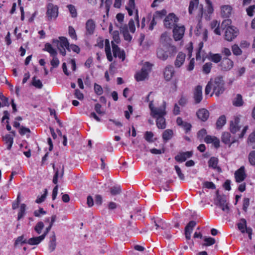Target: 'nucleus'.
Wrapping results in <instances>:
<instances>
[{"label": "nucleus", "instance_id": "obj_9", "mask_svg": "<svg viewBox=\"0 0 255 255\" xmlns=\"http://www.w3.org/2000/svg\"><path fill=\"white\" fill-rule=\"evenodd\" d=\"M233 61L228 58H223L220 64L221 70L223 71H229L233 68Z\"/></svg>", "mask_w": 255, "mask_h": 255}, {"label": "nucleus", "instance_id": "obj_58", "mask_svg": "<svg viewBox=\"0 0 255 255\" xmlns=\"http://www.w3.org/2000/svg\"><path fill=\"white\" fill-rule=\"evenodd\" d=\"M0 99L2 101V107L9 106L8 98L4 97L2 94H0Z\"/></svg>", "mask_w": 255, "mask_h": 255}, {"label": "nucleus", "instance_id": "obj_63", "mask_svg": "<svg viewBox=\"0 0 255 255\" xmlns=\"http://www.w3.org/2000/svg\"><path fill=\"white\" fill-rule=\"evenodd\" d=\"M206 130L204 128H202L198 131L197 136L199 138L201 139L203 138L206 135Z\"/></svg>", "mask_w": 255, "mask_h": 255}, {"label": "nucleus", "instance_id": "obj_12", "mask_svg": "<svg viewBox=\"0 0 255 255\" xmlns=\"http://www.w3.org/2000/svg\"><path fill=\"white\" fill-rule=\"evenodd\" d=\"M193 155L192 151H186L179 152L175 157V159L178 162H183L185 161L187 158H190Z\"/></svg>", "mask_w": 255, "mask_h": 255}, {"label": "nucleus", "instance_id": "obj_27", "mask_svg": "<svg viewBox=\"0 0 255 255\" xmlns=\"http://www.w3.org/2000/svg\"><path fill=\"white\" fill-rule=\"evenodd\" d=\"M148 75V74H147V72H145V71L141 69L140 71L136 73L135 78L137 81H143L147 78Z\"/></svg>", "mask_w": 255, "mask_h": 255}, {"label": "nucleus", "instance_id": "obj_41", "mask_svg": "<svg viewBox=\"0 0 255 255\" xmlns=\"http://www.w3.org/2000/svg\"><path fill=\"white\" fill-rule=\"evenodd\" d=\"M166 11L165 9H162L160 11H157L153 14V17L155 19H161L166 14Z\"/></svg>", "mask_w": 255, "mask_h": 255}, {"label": "nucleus", "instance_id": "obj_10", "mask_svg": "<svg viewBox=\"0 0 255 255\" xmlns=\"http://www.w3.org/2000/svg\"><path fill=\"white\" fill-rule=\"evenodd\" d=\"M112 46L114 56L115 57H118L119 58L122 59V61H124L125 59V51L121 50L120 47L113 41H112Z\"/></svg>", "mask_w": 255, "mask_h": 255}, {"label": "nucleus", "instance_id": "obj_19", "mask_svg": "<svg viewBox=\"0 0 255 255\" xmlns=\"http://www.w3.org/2000/svg\"><path fill=\"white\" fill-rule=\"evenodd\" d=\"M231 136L230 133L228 132H224L223 133L222 135V141L226 144H230V146L232 144L235 143L237 140L234 138H231Z\"/></svg>", "mask_w": 255, "mask_h": 255}, {"label": "nucleus", "instance_id": "obj_35", "mask_svg": "<svg viewBox=\"0 0 255 255\" xmlns=\"http://www.w3.org/2000/svg\"><path fill=\"white\" fill-rule=\"evenodd\" d=\"M237 225L239 230H240L242 233H245V228L247 227L246 220L244 218L241 219L240 220V222L238 223Z\"/></svg>", "mask_w": 255, "mask_h": 255}, {"label": "nucleus", "instance_id": "obj_42", "mask_svg": "<svg viewBox=\"0 0 255 255\" xmlns=\"http://www.w3.org/2000/svg\"><path fill=\"white\" fill-rule=\"evenodd\" d=\"M26 205L25 204H22L20 207L19 212L18 213L17 219L19 220L24 215L25 213Z\"/></svg>", "mask_w": 255, "mask_h": 255}, {"label": "nucleus", "instance_id": "obj_23", "mask_svg": "<svg viewBox=\"0 0 255 255\" xmlns=\"http://www.w3.org/2000/svg\"><path fill=\"white\" fill-rule=\"evenodd\" d=\"M176 123L178 126L182 127L185 130L186 133L190 131L192 126L190 123L184 122L180 117H178L176 120Z\"/></svg>", "mask_w": 255, "mask_h": 255}, {"label": "nucleus", "instance_id": "obj_18", "mask_svg": "<svg viewBox=\"0 0 255 255\" xmlns=\"http://www.w3.org/2000/svg\"><path fill=\"white\" fill-rule=\"evenodd\" d=\"M196 223L194 221H191L188 223L185 228V235L187 240H190L191 234L192 232L193 228L196 226Z\"/></svg>", "mask_w": 255, "mask_h": 255}, {"label": "nucleus", "instance_id": "obj_20", "mask_svg": "<svg viewBox=\"0 0 255 255\" xmlns=\"http://www.w3.org/2000/svg\"><path fill=\"white\" fill-rule=\"evenodd\" d=\"M196 115L199 119L205 122L209 117V112L205 109H201L197 112Z\"/></svg>", "mask_w": 255, "mask_h": 255}, {"label": "nucleus", "instance_id": "obj_46", "mask_svg": "<svg viewBox=\"0 0 255 255\" xmlns=\"http://www.w3.org/2000/svg\"><path fill=\"white\" fill-rule=\"evenodd\" d=\"M67 7L69 10V12H70L71 16L72 17H76L77 16V13L76 9L72 4H69L67 5Z\"/></svg>", "mask_w": 255, "mask_h": 255}, {"label": "nucleus", "instance_id": "obj_36", "mask_svg": "<svg viewBox=\"0 0 255 255\" xmlns=\"http://www.w3.org/2000/svg\"><path fill=\"white\" fill-rule=\"evenodd\" d=\"M199 4V0H191L189 3L188 11L190 14H192L195 8H197Z\"/></svg>", "mask_w": 255, "mask_h": 255}, {"label": "nucleus", "instance_id": "obj_29", "mask_svg": "<svg viewBox=\"0 0 255 255\" xmlns=\"http://www.w3.org/2000/svg\"><path fill=\"white\" fill-rule=\"evenodd\" d=\"M56 239L55 233L53 232V235L51 236L49 243L48 249L50 252H52L55 249L56 246Z\"/></svg>", "mask_w": 255, "mask_h": 255}, {"label": "nucleus", "instance_id": "obj_2", "mask_svg": "<svg viewBox=\"0 0 255 255\" xmlns=\"http://www.w3.org/2000/svg\"><path fill=\"white\" fill-rule=\"evenodd\" d=\"M212 84L213 85V92L211 95V97L212 96L213 93L217 96H219L223 93L225 90V83L222 76H219L215 78L214 80L212 81Z\"/></svg>", "mask_w": 255, "mask_h": 255}, {"label": "nucleus", "instance_id": "obj_11", "mask_svg": "<svg viewBox=\"0 0 255 255\" xmlns=\"http://www.w3.org/2000/svg\"><path fill=\"white\" fill-rule=\"evenodd\" d=\"M245 168L244 166H241L235 173V177L237 182H241L246 178Z\"/></svg>", "mask_w": 255, "mask_h": 255}, {"label": "nucleus", "instance_id": "obj_61", "mask_svg": "<svg viewBox=\"0 0 255 255\" xmlns=\"http://www.w3.org/2000/svg\"><path fill=\"white\" fill-rule=\"evenodd\" d=\"M212 89H213V85L212 84V80H211L206 86L205 90V94L208 95L210 93Z\"/></svg>", "mask_w": 255, "mask_h": 255}, {"label": "nucleus", "instance_id": "obj_6", "mask_svg": "<svg viewBox=\"0 0 255 255\" xmlns=\"http://www.w3.org/2000/svg\"><path fill=\"white\" fill-rule=\"evenodd\" d=\"M225 30V38L228 41H232L239 33L238 30L235 27H227Z\"/></svg>", "mask_w": 255, "mask_h": 255}, {"label": "nucleus", "instance_id": "obj_22", "mask_svg": "<svg viewBox=\"0 0 255 255\" xmlns=\"http://www.w3.org/2000/svg\"><path fill=\"white\" fill-rule=\"evenodd\" d=\"M186 57L185 53L180 52L178 53L174 62V65L176 67H180L184 63Z\"/></svg>", "mask_w": 255, "mask_h": 255}, {"label": "nucleus", "instance_id": "obj_5", "mask_svg": "<svg viewBox=\"0 0 255 255\" xmlns=\"http://www.w3.org/2000/svg\"><path fill=\"white\" fill-rule=\"evenodd\" d=\"M185 28L184 25H175L173 27V37L175 41L180 40L183 37Z\"/></svg>", "mask_w": 255, "mask_h": 255}, {"label": "nucleus", "instance_id": "obj_4", "mask_svg": "<svg viewBox=\"0 0 255 255\" xmlns=\"http://www.w3.org/2000/svg\"><path fill=\"white\" fill-rule=\"evenodd\" d=\"M179 18L173 13H170L166 16L164 20V25L167 28L171 29L177 24Z\"/></svg>", "mask_w": 255, "mask_h": 255}, {"label": "nucleus", "instance_id": "obj_30", "mask_svg": "<svg viewBox=\"0 0 255 255\" xmlns=\"http://www.w3.org/2000/svg\"><path fill=\"white\" fill-rule=\"evenodd\" d=\"M156 118L157 128L160 129H164L166 128V123L164 117H157Z\"/></svg>", "mask_w": 255, "mask_h": 255}, {"label": "nucleus", "instance_id": "obj_32", "mask_svg": "<svg viewBox=\"0 0 255 255\" xmlns=\"http://www.w3.org/2000/svg\"><path fill=\"white\" fill-rule=\"evenodd\" d=\"M59 38L60 39L59 47L61 48H66L67 50H69V43L67 38L61 36Z\"/></svg>", "mask_w": 255, "mask_h": 255}, {"label": "nucleus", "instance_id": "obj_24", "mask_svg": "<svg viewBox=\"0 0 255 255\" xmlns=\"http://www.w3.org/2000/svg\"><path fill=\"white\" fill-rule=\"evenodd\" d=\"M44 239L40 236L39 237H33L28 240L25 239L22 242V244H28L30 245H38Z\"/></svg>", "mask_w": 255, "mask_h": 255}, {"label": "nucleus", "instance_id": "obj_47", "mask_svg": "<svg viewBox=\"0 0 255 255\" xmlns=\"http://www.w3.org/2000/svg\"><path fill=\"white\" fill-rule=\"evenodd\" d=\"M212 64L211 62L205 63L203 66V71L205 74H209L210 72Z\"/></svg>", "mask_w": 255, "mask_h": 255}, {"label": "nucleus", "instance_id": "obj_57", "mask_svg": "<svg viewBox=\"0 0 255 255\" xmlns=\"http://www.w3.org/2000/svg\"><path fill=\"white\" fill-rule=\"evenodd\" d=\"M53 59L51 61V65L52 66L53 68L57 67L59 66L60 63L59 60L57 58L56 56H52Z\"/></svg>", "mask_w": 255, "mask_h": 255}, {"label": "nucleus", "instance_id": "obj_34", "mask_svg": "<svg viewBox=\"0 0 255 255\" xmlns=\"http://www.w3.org/2000/svg\"><path fill=\"white\" fill-rule=\"evenodd\" d=\"M226 123V118L225 115L221 116L216 122V126L218 128H221Z\"/></svg>", "mask_w": 255, "mask_h": 255}, {"label": "nucleus", "instance_id": "obj_54", "mask_svg": "<svg viewBox=\"0 0 255 255\" xmlns=\"http://www.w3.org/2000/svg\"><path fill=\"white\" fill-rule=\"evenodd\" d=\"M221 59L222 57L219 54H214L211 56V60L215 63H218Z\"/></svg>", "mask_w": 255, "mask_h": 255}, {"label": "nucleus", "instance_id": "obj_3", "mask_svg": "<svg viewBox=\"0 0 255 255\" xmlns=\"http://www.w3.org/2000/svg\"><path fill=\"white\" fill-rule=\"evenodd\" d=\"M226 202V196L224 195H219L218 191H217L216 199L215 201V204L220 207L223 211L228 213L230 208Z\"/></svg>", "mask_w": 255, "mask_h": 255}, {"label": "nucleus", "instance_id": "obj_38", "mask_svg": "<svg viewBox=\"0 0 255 255\" xmlns=\"http://www.w3.org/2000/svg\"><path fill=\"white\" fill-rule=\"evenodd\" d=\"M211 28L212 29L215 28L214 31L215 34L218 35H221V32L220 29L221 28L219 26V23L217 21H213L211 23Z\"/></svg>", "mask_w": 255, "mask_h": 255}, {"label": "nucleus", "instance_id": "obj_14", "mask_svg": "<svg viewBox=\"0 0 255 255\" xmlns=\"http://www.w3.org/2000/svg\"><path fill=\"white\" fill-rule=\"evenodd\" d=\"M64 166L63 165H60L59 168H57L55 171V174L53 178V183L57 185L58 183V178H62L64 175Z\"/></svg>", "mask_w": 255, "mask_h": 255}, {"label": "nucleus", "instance_id": "obj_56", "mask_svg": "<svg viewBox=\"0 0 255 255\" xmlns=\"http://www.w3.org/2000/svg\"><path fill=\"white\" fill-rule=\"evenodd\" d=\"M94 90L95 93L98 95H101L103 93V89L102 87L96 83L94 84Z\"/></svg>", "mask_w": 255, "mask_h": 255}, {"label": "nucleus", "instance_id": "obj_64", "mask_svg": "<svg viewBox=\"0 0 255 255\" xmlns=\"http://www.w3.org/2000/svg\"><path fill=\"white\" fill-rule=\"evenodd\" d=\"M75 96L76 98L80 100H82L84 98L83 94L79 89H76L75 90Z\"/></svg>", "mask_w": 255, "mask_h": 255}, {"label": "nucleus", "instance_id": "obj_31", "mask_svg": "<svg viewBox=\"0 0 255 255\" xmlns=\"http://www.w3.org/2000/svg\"><path fill=\"white\" fill-rule=\"evenodd\" d=\"M43 50L49 52L51 56H56L57 55L56 50L52 47L50 43H48L45 44Z\"/></svg>", "mask_w": 255, "mask_h": 255}, {"label": "nucleus", "instance_id": "obj_50", "mask_svg": "<svg viewBox=\"0 0 255 255\" xmlns=\"http://www.w3.org/2000/svg\"><path fill=\"white\" fill-rule=\"evenodd\" d=\"M153 135V133L151 131H146L144 134V138L148 142H152L153 141L152 139Z\"/></svg>", "mask_w": 255, "mask_h": 255}, {"label": "nucleus", "instance_id": "obj_15", "mask_svg": "<svg viewBox=\"0 0 255 255\" xmlns=\"http://www.w3.org/2000/svg\"><path fill=\"white\" fill-rule=\"evenodd\" d=\"M240 121V118L238 117H236L234 121H231L230 129L232 133H235L240 129L241 127L239 126Z\"/></svg>", "mask_w": 255, "mask_h": 255}, {"label": "nucleus", "instance_id": "obj_21", "mask_svg": "<svg viewBox=\"0 0 255 255\" xmlns=\"http://www.w3.org/2000/svg\"><path fill=\"white\" fill-rule=\"evenodd\" d=\"M172 39L168 36L166 32L162 33L160 36V42L162 46L168 47V46H173L171 44Z\"/></svg>", "mask_w": 255, "mask_h": 255}, {"label": "nucleus", "instance_id": "obj_16", "mask_svg": "<svg viewBox=\"0 0 255 255\" xmlns=\"http://www.w3.org/2000/svg\"><path fill=\"white\" fill-rule=\"evenodd\" d=\"M202 98V87L200 85H198L196 87L194 92V99L195 103H200Z\"/></svg>", "mask_w": 255, "mask_h": 255}, {"label": "nucleus", "instance_id": "obj_17", "mask_svg": "<svg viewBox=\"0 0 255 255\" xmlns=\"http://www.w3.org/2000/svg\"><path fill=\"white\" fill-rule=\"evenodd\" d=\"M96 28V24L94 21L90 19H88L86 23V30L87 35H92L95 31Z\"/></svg>", "mask_w": 255, "mask_h": 255}, {"label": "nucleus", "instance_id": "obj_37", "mask_svg": "<svg viewBox=\"0 0 255 255\" xmlns=\"http://www.w3.org/2000/svg\"><path fill=\"white\" fill-rule=\"evenodd\" d=\"M233 105L236 107H240L243 105L242 97L240 94H237L236 97L233 102Z\"/></svg>", "mask_w": 255, "mask_h": 255}, {"label": "nucleus", "instance_id": "obj_26", "mask_svg": "<svg viewBox=\"0 0 255 255\" xmlns=\"http://www.w3.org/2000/svg\"><path fill=\"white\" fill-rule=\"evenodd\" d=\"M218 159L217 158L215 157H212L210 158L208 161L209 166L212 167L213 169H217L218 171H221V169L218 166Z\"/></svg>", "mask_w": 255, "mask_h": 255}, {"label": "nucleus", "instance_id": "obj_62", "mask_svg": "<svg viewBox=\"0 0 255 255\" xmlns=\"http://www.w3.org/2000/svg\"><path fill=\"white\" fill-rule=\"evenodd\" d=\"M204 186L208 189H214L216 188L215 185L212 182L206 181L204 183Z\"/></svg>", "mask_w": 255, "mask_h": 255}, {"label": "nucleus", "instance_id": "obj_45", "mask_svg": "<svg viewBox=\"0 0 255 255\" xmlns=\"http://www.w3.org/2000/svg\"><path fill=\"white\" fill-rule=\"evenodd\" d=\"M44 224L42 222H38L34 227L35 231L38 234H40L42 232V230L44 228Z\"/></svg>", "mask_w": 255, "mask_h": 255}, {"label": "nucleus", "instance_id": "obj_60", "mask_svg": "<svg viewBox=\"0 0 255 255\" xmlns=\"http://www.w3.org/2000/svg\"><path fill=\"white\" fill-rule=\"evenodd\" d=\"M255 9V5H252L248 7L246 10L248 15L252 16L254 15Z\"/></svg>", "mask_w": 255, "mask_h": 255}, {"label": "nucleus", "instance_id": "obj_48", "mask_svg": "<svg viewBox=\"0 0 255 255\" xmlns=\"http://www.w3.org/2000/svg\"><path fill=\"white\" fill-rule=\"evenodd\" d=\"M47 190L46 189H45L44 194L42 195L40 197H37V199L35 200V202L38 204L43 202L45 200L47 196Z\"/></svg>", "mask_w": 255, "mask_h": 255}, {"label": "nucleus", "instance_id": "obj_40", "mask_svg": "<svg viewBox=\"0 0 255 255\" xmlns=\"http://www.w3.org/2000/svg\"><path fill=\"white\" fill-rule=\"evenodd\" d=\"M31 84L38 89H41L43 87L41 81L39 79H36L35 77H33Z\"/></svg>", "mask_w": 255, "mask_h": 255}, {"label": "nucleus", "instance_id": "obj_13", "mask_svg": "<svg viewBox=\"0 0 255 255\" xmlns=\"http://www.w3.org/2000/svg\"><path fill=\"white\" fill-rule=\"evenodd\" d=\"M174 67L170 65L165 67L164 70V77L166 81H170L174 74Z\"/></svg>", "mask_w": 255, "mask_h": 255}, {"label": "nucleus", "instance_id": "obj_7", "mask_svg": "<svg viewBox=\"0 0 255 255\" xmlns=\"http://www.w3.org/2000/svg\"><path fill=\"white\" fill-rule=\"evenodd\" d=\"M46 14L49 20L56 18L58 14V7L51 3L48 4Z\"/></svg>", "mask_w": 255, "mask_h": 255}, {"label": "nucleus", "instance_id": "obj_8", "mask_svg": "<svg viewBox=\"0 0 255 255\" xmlns=\"http://www.w3.org/2000/svg\"><path fill=\"white\" fill-rule=\"evenodd\" d=\"M165 108L166 103L165 102H163L162 106L151 109V116L154 118H157V117H164L166 114Z\"/></svg>", "mask_w": 255, "mask_h": 255}, {"label": "nucleus", "instance_id": "obj_44", "mask_svg": "<svg viewBox=\"0 0 255 255\" xmlns=\"http://www.w3.org/2000/svg\"><path fill=\"white\" fill-rule=\"evenodd\" d=\"M232 50L234 55L239 56L242 53V51L237 44H234L232 47Z\"/></svg>", "mask_w": 255, "mask_h": 255}, {"label": "nucleus", "instance_id": "obj_25", "mask_svg": "<svg viewBox=\"0 0 255 255\" xmlns=\"http://www.w3.org/2000/svg\"><path fill=\"white\" fill-rule=\"evenodd\" d=\"M232 8L228 5H223L221 7V15L223 17H229L231 14Z\"/></svg>", "mask_w": 255, "mask_h": 255}, {"label": "nucleus", "instance_id": "obj_53", "mask_svg": "<svg viewBox=\"0 0 255 255\" xmlns=\"http://www.w3.org/2000/svg\"><path fill=\"white\" fill-rule=\"evenodd\" d=\"M121 192L120 186H114L111 188V193L113 195L119 194Z\"/></svg>", "mask_w": 255, "mask_h": 255}, {"label": "nucleus", "instance_id": "obj_49", "mask_svg": "<svg viewBox=\"0 0 255 255\" xmlns=\"http://www.w3.org/2000/svg\"><path fill=\"white\" fill-rule=\"evenodd\" d=\"M152 66L153 64L148 62H146L144 63L141 69L145 71V72H147V74H148V73L151 70Z\"/></svg>", "mask_w": 255, "mask_h": 255}, {"label": "nucleus", "instance_id": "obj_59", "mask_svg": "<svg viewBox=\"0 0 255 255\" xmlns=\"http://www.w3.org/2000/svg\"><path fill=\"white\" fill-rule=\"evenodd\" d=\"M128 25L129 26L130 31L132 33H134L135 30L134 20L132 19H130V20L128 22Z\"/></svg>", "mask_w": 255, "mask_h": 255}, {"label": "nucleus", "instance_id": "obj_51", "mask_svg": "<svg viewBox=\"0 0 255 255\" xmlns=\"http://www.w3.org/2000/svg\"><path fill=\"white\" fill-rule=\"evenodd\" d=\"M68 33L70 36L74 39H77V35L75 32L74 28L71 26H69L68 27Z\"/></svg>", "mask_w": 255, "mask_h": 255}, {"label": "nucleus", "instance_id": "obj_43", "mask_svg": "<svg viewBox=\"0 0 255 255\" xmlns=\"http://www.w3.org/2000/svg\"><path fill=\"white\" fill-rule=\"evenodd\" d=\"M232 21L230 19H227L223 20L221 24L220 28L222 30L226 29L227 27H233L231 26Z\"/></svg>", "mask_w": 255, "mask_h": 255}, {"label": "nucleus", "instance_id": "obj_33", "mask_svg": "<svg viewBox=\"0 0 255 255\" xmlns=\"http://www.w3.org/2000/svg\"><path fill=\"white\" fill-rule=\"evenodd\" d=\"M3 140L7 144L8 149H10L13 143V137L10 134H6L3 137Z\"/></svg>", "mask_w": 255, "mask_h": 255}, {"label": "nucleus", "instance_id": "obj_1", "mask_svg": "<svg viewBox=\"0 0 255 255\" xmlns=\"http://www.w3.org/2000/svg\"><path fill=\"white\" fill-rule=\"evenodd\" d=\"M176 52V48L175 46L169 47L161 46L157 48L156 55L158 58L162 60H166L169 57L174 56Z\"/></svg>", "mask_w": 255, "mask_h": 255}, {"label": "nucleus", "instance_id": "obj_55", "mask_svg": "<svg viewBox=\"0 0 255 255\" xmlns=\"http://www.w3.org/2000/svg\"><path fill=\"white\" fill-rule=\"evenodd\" d=\"M174 168H175V169L176 170V172L179 178L181 180H184V175L182 173L180 168L178 165H175Z\"/></svg>", "mask_w": 255, "mask_h": 255}, {"label": "nucleus", "instance_id": "obj_28", "mask_svg": "<svg viewBox=\"0 0 255 255\" xmlns=\"http://www.w3.org/2000/svg\"><path fill=\"white\" fill-rule=\"evenodd\" d=\"M173 132L172 129H167L164 130L162 133V138L165 142L172 138Z\"/></svg>", "mask_w": 255, "mask_h": 255}, {"label": "nucleus", "instance_id": "obj_52", "mask_svg": "<svg viewBox=\"0 0 255 255\" xmlns=\"http://www.w3.org/2000/svg\"><path fill=\"white\" fill-rule=\"evenodd\" d=\"M249 161L252 165H255V151H251L249 155Z\"/></svg>", "mask_w": 255, "mask_h": 255}, {"label": "nucleus", "instance_id": "obj_39", "mask_svg": "<svg viewBox=\"0 0 255 255\" xmlns=\"http://www.w3.org/2000/svg\"><path fill=\"white\" fill-rule=\"evenodd\" d=\"M204 241L205 243L203 244V246H210L213 245L216 242L215 240L211 237H205L204 238Z\"/></svg>", "mask_w": 255, "mask_h": 255}]
</instances>
